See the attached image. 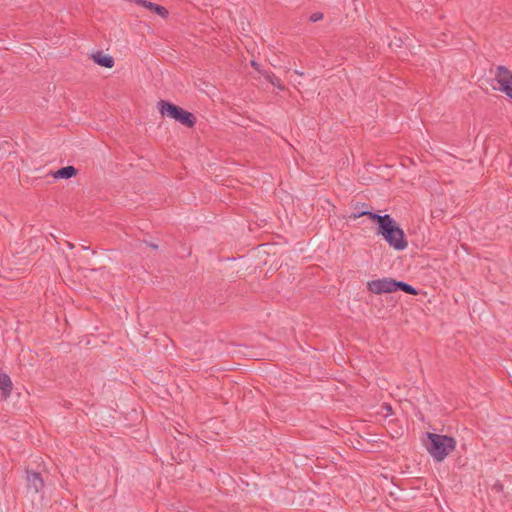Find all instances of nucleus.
<instances>
[{"mask_svg": "<svg viewBox=\"0 0 512 512\" xmlns=\"http://www.w3.org/2000/svg\"><path fill=\"white\" fill-rule=\"evenodd\" d=\"M368 216L371 220L379 224V233L396 250H403L407 247L408 242L405 239L403 230L397 225L390 215L380 216L370 211H361L353 215V219Z\"/></svg>", "mask_w": 512, "mask_h": 512, "instance_id": "1", "label": "nucleus"}, {"mask_svg": "<svg viewBox=\"0 0 512 512\" xmlns=\"http://www.w3.org/2000/svg\"><path fill=\"white\" fill-rule=\"evenodd\" d=\"M427 438L426 448L438 462L443 461L456 448V440L451 436L429 432Z\"/></svg>", "mask_w": 512, "mask_h": 512, "instance_id": "2", "label": "nucleus"}, {"mask_svg": "<svg viewBox=\"0 0 512 512\" xmlns=\"http://www.w3.org/2000/svg\"><path fill=\"white\" fill-rule=\"evenodd\" d=\"M158 106L162 115H167L188 128L195 126L197 119L191 112L165 100H160Z\"/></svg>", "mask_w": 512, "mask_h": 512, "instance_id": "3", "label": "nucleus"}, {"mask_svg": "<svg viewBox=\"0 0 512 512\" xmlns=\"http://www.w3.org/2000/svg\"><path fill=\"white\" fill-rule=\"evenodd\" d=\"M495 79L500 90L512 98V72L505 66L499 65L495 71Z\"/></svg>", "mask_w": 512, "mask_h": 512, "instance_id": "4", "label": "nucleus"}, {"mask_svg": "<svg viewBox=\"0 0 512 512\" xmlns=\"http://www.w3.org/2000/svg\"><path fill=\"white\" fill-rule=\"evenodd\" d=\"M396 280L392 278H383L372 280L367 283V288L374 294L395 292Z\"/></svg>", "mask_w": 512, "mask_h": 512, "instance_id": "5", "label": "nucleus"}, {"mask_svg": "<svg viewBox=\"0 0 512 512\" xmlns=\"http://www.w3.org/2000/svg\"><path fill=\"white\" fill-rule=\"evenodd\" d=\"M136 3L156 13L162 18H167L169 15L168 10L164 6L149 2L147 0H136Z\"/></svg>", "mask_w": 512, "mask_h": 512, "instance_id": "6", "label": "nucleus"}, {"mask_svg": "<svg viewBox=\"0 0 512 512\" xmlns=\"http://www.w3.org/2000/svg\"><path fill=\"white\" fill-rule=\"evenodd\" d=\"M27 479H28V487L30 489L32 488L35 493L39 492L44 486V482H43V479H42L40 473L28 472Z\"/></svg>", "mask_w": 512, "mask_h": 512, "instance_id": "7", "label": "nucleus"}, {"mask_svg": "<svg viewBox=\"0 0 512 512\" xmlns=\"http://www.w3.org/2000/svg\"><path fill=\"white\" fill-rule=\"evenodd\" d=\"M12 381L10 377L0 372V391L3 398H8L12 392Z\"/></svg>", "mask_w": 512, "mask_h": 512, "instance_id": "8", "label": "nucleus"}, {"mask_svg": "<svg viewBox=\"0 0 512 512\" xmlns=\"http://www.w3.org/2000/svg\"><path fill=\"white\" fill-rule=\"evenodd\" d=\"M92 59L95 63L106 68H112L114 66V59L112 56L104 55L103 52L98 51L92 55Z\"/></svg>", "mask_w": 512, "mask_h": 512, "instance_id": "9", "label": "nucleus"}, {"mask_svg": "<svg viewBox=\"0 0 512 512\" xmlns=\"http://www.w3.org/2000/svg\"><path fill=\"white\" fill-rule=\"evenodd\" d=\"M77 174V169L74 168L73 166H67V167H63V168H60L59 170H57L53 176L55 178H65V179H68V178H71L73 176H75Z\"/></svg>", "mask_w": 512, "mask_h": 512, "instance_id": "10", "label": "nucleus"}, {"mask_svg": "<svg viewBox=\"0 0 512 512\" xmlns=\"http://www.w3.org/2000/svg\"><path fill=\"white\" fill-rule=\"evenodd\" d=\"M398 289H400L410 295L418 294L417 290L414 287H412L411 285H409L407 283L401 282V281H396L395 291Z\"/></svg>", "mask_w": 512, "mask_h": 512, "instance_id": "11", "label": "nucleus"}, {"mask_svg": "<svg viewBox=\"0 0 512 512\" xmlns=\"http://www.w3.org/2000/svg\"><path fill=\"white\" fill-rule=\"evenodd\" d=\"M354 209H355V211H356V212H354V213L350 216V218H353V215H354V214H358V213H359V212H361V211H369V210H368V205H367V204H365V203H357V204L355 205Z\"/></svg>", "mask_w": 512, "mask_h": 512, "instance_id": "12", "label": "nucleus"}, {"mask_svg": "<svg viewBox=\"0 0 512 512\" xmlns=\"http://www.w3.org/2000/svg\"><path fill=\"white\" fill-rule=\"evenodd\" d=\"M322 18H323V14L320 12H316L310 16V21L317 22V21L321 20Z\"/></svg>", "mask_w": 512, "mask_h": 512, "instance_id": "13", "label": "nucleus"}, {"mask_svg": "<svg viewBox=\"0 0 512 512\" xmlns=\"http://www.w3.org/2000/svg\"><path fill=\"white\" fill-rule=\"evenodd\" d=\"M270 82H271L273 85H275V86H277V87H279V88H282V86L280 85V80H279L278 78L274 77V79H271V80H270Z\"/></svg>", "mask_w": 512, "mask_h": 512, "instance_id": "14", "label": "nucleus"}, {"mask_svg": "<svg viewBox=\"0 0 512 512\" xmlns=\"http://www.w3.org/2000/svg\"><path fill=\"white\" fill-rule=\"evenodd\" d=\"M251 66L254 67L255 69H257V63L255 61L251 62Z\"/></svg>", "mask_w": 512, "mask_h": 512, "instance_id": "15", "label": "nucleus"}, {"mask_svg": "<svg viewBox=\"0 0 512 512\" xmlns=\"http://www.w3.org/2000/svg\"><path fill=\"white\" fill-rule=\"evenodd\" d=\"M385 408H386V411H391V406L386 405Z\"/></svg>", "mask_w": 512, "mask_h": 512, "instance_id": "16", "label": "nucleus"}, {"mask_svg": "<svg viewBox=\"0 0 512 512\" xmlns=\"http://www.w3.org/2000/svg\"><path fill=\"white\" fill-rule=\"evenodd\" d=\"M295 73H296V74H298V75H300V76H302V75H303V73H302V72H299L298 70H295Z\"/></svg>", "mask_w": 512, "mask_h": 512, "instance_id": "17", "label": "nucleus"}]
</instances>
